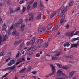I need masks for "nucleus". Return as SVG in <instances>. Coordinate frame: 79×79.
Here are the masks:
<instances>
[{
    "mask_svg": "<svg viewBox=\"0 0 79 79\" xmlns=\"http://www.w3.org/2000/svg\"><path fill=\"white\" fill-rule=\"evenodd\" d=\"M48 45V43H47L44 44V47H47Z\"/></svg>",
    "mask_w": 79,
    "mask_h": 79,
    "instance_id": "nucleus-39",
    "label": "nucleus"
},
{
    "mask_svg": "<svg viewBox=\"0 0 79 79\" xmlns=\"http://www.w3.org/2000/svg\"><path fill=\"white\" fill-rule=\"evenodd\" d=\"M17 61H19V62H17L16 63V65H17V64H19V63H20V59H19L17 60Z\"/></svg>",
    "mask_w": 79,
    "mask_h": 79,
    "instance_id": "nucleus-34",
    "label": "nucleus"
},
{
    "mask_svg": "<svg viewBox=\"0 0 79 79\" xmlns=\"http://www.w3.org/2000/svg\"><path fill=\"white\" fill-rule=\"evenodd\" d=\"M13 25H12V26L10 27L8 31L10 32L11 30H12V29H13Z\"/></svg>",
    "mask_w": 79,
    "mask_h": 79,
    "instance_id": "nucleus-37",
    "label": "nucleus"
},
{
    "mask_svg": "<svg viewBox=\"0 0 79 79\" xmlns=\"http://www.w3.org/2000/svg\"><path fill=\"white\" fill-rule=\"evenodd\" d=\"M43 42V40L40 39L38 40L36 42V44L39 45V44H40L42 43Z\"/></svg>",
    "mask_w": 79,
    "mask_h": 79,
    "instance_id": "nucleus-11",
    "label": "nucleus"
},
{
    "mask_svg": "<svg viewBox=\"0 0 79 79\" xmlns=\"http://www.w3.org/2000/svg\"><path fill=\"white\" fill-rule=\"evenodd\" d=\"M23 20L22 19L20 20V24H23Z\"/></svg>",
    "mask_w": 79,
    "mask_h": 79,
    "instance_id": "nucleus-51",
    "label": "nucleus"
},
{
    "mask_svg": "<svg viewBox=\"0 0 79 79\" xmlns=\"http://www.w3.org/2000/svg\"><path fill=\"white\" fill-rule=\"evenodd\" d=\"M11 52H9L8 53V55L9 56H11Z\"/></svg>",
    "mask_w": 79,
    "mask_h": 79,
    "instance_id": "nucleus-49",
    "label": "nucleus"
},
{
    "mask_svg": "<svg viewBox=\"0 0 79 79\" xmlns=\"http://www.w3.org/2000/svg\"><path fill=\"white\" fill-rule=\"evenodd\" d=\"M33 2H34V0H32L29 2H28V3H29V4H32V3H33Z\"/></svg>",
    "mask_w": 79,
    "mask_h": 79,
    "instance_id": "nucleus-43",
    "label": "nucleus"
},
{
    "mask_svg": "<svg viewBox=\"0 0 79 79\" xmlns=\"http://www.w3.org/2000/svg\"><path fill=\"white\" fill-rule=\"evenodd\" d=\"M63 21H64V19H62L60 21V24H63Z\"/></svg>",
    "mask_w": 79,
    "mask_h": 79,
    "instance_id": "nucleus-40",
    "label": "nucleus"
},
{
    "mask_svg": "<svg viewBox=\"0 0 79 79\" xmlns=\"http://www.w3.org/2000/svg\"><path fill=\"white\" fill-rule=\"evenodd\" d=\"M35 38H33L31 40V42L28 41L27 43V45L29 46L30 44H31V45H33L34 44V42H35Z\"/></svg>",
    "mask_w": 79,
    "mask_h": 79,
    "instance_id": "nucleus-5",
    "label": "nucleus"
},
{
    "mask_svg": "<svg viewBox=\"0 0 79 79\" xmlns=\"http://www.w3.org/2000/svg\"><path fill=\"white\" fill-rule=\"evenodd\" d=\"M69 63H74V61H69Z\"/></svg>",
    "mask_w": 79,
    "mask_h": 79,
    "instance_id": "nucleus-58",
    "label": "nucleus"
},
{
    "mask_svg": "<svg viewBox=\"0 0 79 79\" xmlns=\"http://www.w3.org/2000/svg\"><path fill=\"white\" fill-rule=\"evenodd\" d=\"M58 25L56 26L55 27L53 28L52 30H58V29H57V28H58Z\"/></svg>",
    "mask_w": 79,
    "mask_h": 79,
    "instance_id": "nucleus-26",
    "label": "nucleus"
},
{
    "mask_svg": "<svg viewBox=\"0 0 79 79\" xmlns=\"http://www.w3.org/2000/svg\"><path fill=\"white\" fill-rule=\"evenodd\" d=\"M22 60H23V61H25V59H24V58L23 57L22 58Z\"/></svg>",
    "mask_w": 79,
    "mask_h": 79,
    "instance_id": "nucleus-60",
    "label": "nucleus"
},
{
    "mask_svg": "<svg viewBox=\"0 0 79 79\" xmlns=\"http://www.w3.org/2000/svg\"><path fill=\"white\" fill-rule=\"evenodd\" d=\"M10 12L11 13H13V11L12 10H10Z\"/></svg>",
    "mask_w": 79,
    "mask_h": 79,
    "instance_id": "nucleus-64",
    "label": "nucleus"
},
{
    "mask_svg": "<svg viewBox=\"0 0 79 79\" xmlns=\"http://www.w3.org/2000/svg\"><path fill=\"white\" fill-rule=\"evenodd\" d=\"M40 56V54L39 53H38L35 56L36 58H37Z\"/></svg>",
    "mask_w": 79,
    "mask_h": 79,
    "instance_id": "nucleus-41",
    "label": "nucleus"
},
{
    "mask_svg": "<svg viewBox=\"0 0 79 79\" xmlns=\"http://www.w3.org/2000/svg\"><path fill=\"white\" fill-rule=\"evenodd\" d=\"M56 65L57 66H58L59 68H61L62 67V65L61 64H60L57 63Z\"/></svg>",
    "mask_w": 79,
    "mask_h": 79,
    "instance_id": "nucleus-28",
    "label": "nucleus"
},
{
    "mask_svg": "<svg viewBox=\"0 0 79 79\" xmlns=\"http://www.w3.org/2000/svg\"><path fill=\"white\" fill-rule=\"evenodd\" d=\"M15 65H13L11 67H8L5 68L4 70H3V71H6V70L8 69L9 70V72L6 73L4 75L2 76V78L5 77H6V76H8V74H9V73H11V72H12V71H16V69H15Z\"/></svg>",
    "mask_w": 79,
    "mask_h": 79,
    "instance_id": "nucleus-1",
    "label": "nucleus"
},
{
    "mask_svg": "<svg viewBox=\"0 0 79 79\" xmlns=\"http://www.w3.org/2000/svg\"><path fill=\"white\" fill-rule=\"evenodd\" d=\"M79 40V38L78 37L77 38H73L71 40L72 42H73L76 40Z\"/></svg>",
    "mask_w": 79,
    "mask_h": 79,
    "instance_id": "nucleus-17",
    "label": "nucleus"
},
{
    "mask_svg": "<svg viewBox=\"0 0 79 79\" xmlns=\"http://www.w3.org/2000/svg\"><path fill=\"white\" fill-rule=\"evenodd\" d=\"M33 77L35 79H38V78L37 77H35V76H33Z\"/></svg>",
    "mask_w": 79,
    "mask_h": 79,
    "instance_id": "nucleus-57",
    "label": "nucleus"
},
{
    "mask_svg": "<svg viewBox=\"0 0 79 79\" xmlns=\"http://www.w3.org/2000/svg\"><path fill=\"white\" fill-rule=\"evenodd\" d=\"M75 31H72L71 33L70 32H67L66 33V36H69V37H70V36H72L73 34L74 33Z\"/></svg>",
    "mask_w": 79,
    "mask_h": 79,
    "instance_id": "nucleus-8",
    "label": "nucleus"
},
{
    "mask_svg": "<svg viewBox=\"0 0 79 79\" xmlns=\"http://www.w3.org/2000/svg\"><path fill=\"white\" fill-rule=\"evenodd\" d=\"M60 32H59L57 33V35H56L55 36V37H56V36H57V35H60Z\"/></svg>",
    "mask_w": 79,
    "mask_h": 79,
    "instance_id": "nucleus-59",
    "label": "nucleus"
},
{
    "mask_svg": "<svg viewBox=\"0 0 79 79\" xmlns=\"http://www.w3.org/2000/svg\"><path fill=\"white\" fill-rule=\"evenodd\" d=\"M64 47H69L70 46V44L69 43V42H66L65 43L63 44Z\"/></svg>",
    "mask_w": 79,
    "mask_h": 79,
    "instance_id": "nucleus-12",
    "label": "nucleus"
},
{
    "mask_svg": "<svg viewBox=\"0 0 79 79\" xmlns=\"http://www.w3.org/2000/svg\"><path fill=\"white\" fill-rule=\"evenodd\" d=\"M6 29V26L5 24H3L2 27V29L3 30H5Z\"/></svg>",
    "mask_w": 79,
    "mask_h": 79,
    "instance_id": "nucleus-21",
    "label": "nucleus"
},
{
    "mask_svg": "<svg viewBox=\"0 0 79 79\" xmlns=\"http://www.w3.org/2000/svg\"><path fill=\"white\" fill-rule=\"evenodd\" d=\"M25 27V24H22L21 25L20 27V31H22V32H23L24 31V27Z\"/></svg>",
    "mask_w": 79,
    "mask_h": 79,
    "instance_id": "nucleus-10",
    "label": "nucleus"
},
{
    "mask_svg": "<svg viewBox=\"0 0 79 79\" xmlns=\"http://www.w3.org/2000/svg\"><path fill=\"white\" fill-rule=\"evenodd\" d=\"M51 58H52V60L54 61V60H57V59H58V57H55L52 56H51Z\"/></svg>",
    "mask_w": 79,
    "mask_h": 79,
    "instance_id": "nucleus-19",
    "label": "nucleus"
},
{
    "mask_svg": "<svg viewBox=\"0 0 79 79\" xmlns=\"http://www.w3.org/2000/svg\"><path fill=\"white\" fill-rule=\"evenodd\" d=\"M29 16H31V15H32V13H29Z\"/></svg>",
    "mask_w": 79,
    "mask_h": 79,
    "instance_id": "nucleus-63",
    "label": "nucleus"
},
{
    "mask_svg": "<svg viewBox=\"0 0 79 79\" xmlns=\"http://www.w3.org/2000/svg\"><path fill=\"white\" fill-rule=\"evenodd\" d=\"M57 72L59 76H62L64 79H67L68 77V76L63 73V71H60V70H58Z\"/></svg>",
    "mask_w": 79,
    "mask_h": 79,
    "instance_id": "nucleus-2",
    "label": "nucleus"
},
{
    "mask_svg": "<svg viewBox=\"0 0 79 79\" xmlns=\"http://www.w3.org/2000/svg\"><path fill=\"white\" fill-rule=\"evenodd\" d=\"M79 34V31H77V32L73 35L72 36H73V35H77V34Z\"/></svg>",
    "mask_w": 79,
    "mask_h": 79,
    "instance_id": "nucleus-42",
    "label": "nucleus"
},
{
    "mask_svg": "<svg viewBox=\"0 0 79 79\" xmlns=\"http://www.w3.org/2000/svg\"><path fill=\"white\" fill-rule=\"evenodd\" d=\"M3 51H2L0 53V56H3Z\"/></svg>",
    "mask_w": 79,
    "mask_h": 79,
    "instance_id": "nucleus-44",
    "label": "nucleus"
},
{
    "mask_svg": "<svg viewBox=\"0 0 79 79\" xmlns=\"http://www.w3.org/2000/svg\"><path fill=\"white\" fill-rule=\"evenodd\" d=\"M37 2H35L33 4V8H35V7H36L37 6Z\"/></svg>",
    "mask_w": 79,
    "mask_h": 79,
    "instance_id": "nucleus-27",
    "label": "nucleus"
},
{
    "mask_svg": "<svg viewBox=\"0 0 79 79\" xmlns=\"http://www.w3.org/2000/svg\"><path fill=\"white\" fill-rule=\"evenodd\" d=\"M6 37H7V36L6 35H5L4 36L3 38V41H5L6 40Z\"/></svg>",
    "mask_w": 79,
    "mask_h": 79,
    "instance_id": "nucleus-35",
    "label": "nucleus"
},
{
    "mask_svg": "<svg viewBox=\"0 0 79 79\" xmlns=\"http://www.w3.org/2000/svg\"><path fill=\"white\" fill-rule=\"evenodd\" d=\"M61 53H62V52L61 51L57 52L55 54V56H59L60 55H61Z\"/></svg>",
    "mask_w": 79,
    "mask_h": 79,
    "instance_id": "nucleus-13",
    "label": "nucleus"
},
{
    "mask_svg": "<svg viewBox=\"0 0 79 79\" xmlns=\"http://www.w3.org/2000/svg\"><path fill=\"white\" fill-rule=\"evenodd\" d=\"M69 27V25L67 24L66 26V29H68Z\"/></svg>",
    "mask_w": 79,
    "mask_h": 79,
    "instance_id": "nucleus-46",
    "label": "nucleus"
},
{
    "mask_svg": "<svg viewBox=\"0 0 79 79\" xmlns=\"http://www.w3.org/2000/svg\"><path fill=\"white\" fill-rule=\"evenodd\" d=\"M66 10H67V7L63 6L62 7L61 10V13L60 15V16L61 17L63 16V15H64V14L66 13Z\"/></svg>",
    "mask_w": 79,
    "mask_h": 79,
    "instance_id": "nucleus-4",
    "label": "nucleus"
},
{
    "mask_svg": "<svg viewBox=\"0 0 79 79\" xmlns=\"http://www.w3.org/2000/svg\"><path fill=\"white\" fill-rule=\"evenodd\" d=\"M75 71H72L70 73V76H69V78H70V77H72V76H73L74 74V73H75Z\"/></svg>",
    "mask_w": 79,
    "mask_h": 79,
    "instance_id": "nucleus-16",
    "label": "nucleus"
},
{
    "mask_svg": "<svg viewBox=\"0 0 79 79\" xmlns=\"http://www.w3.org/2000/svg\"><path fill=\"white\" fill-rule=\"evenodd\" d=\"M31 67H29L28 69H27V71H29L31 69Z\"/></svg>",
    "mask_w": 79,
    "mask_h": 79,
    "instance_id": "nucleus-45",
    "label": "nucleus"
},
{
    "mask_svg": "<svg viewBox=\"0 0 79 79\" xmlns=\"http://www.w3.org/2000/svg\"><path fill=\"white\" fill-rule=\"evenodd\" d=\"M32 73H33V74H35L37 73V72L34 71L32 72Z\"/></svg>",
    "mask_w": 79,
    "mask_h": 79,
    "instance_id": "nucleus-55",
    "label": "nucleus"
},
{
    "mask_svg": "<svg viewBox=\"0 0 79 79\" xmlns=\"http://www.w3.org/2000/svg\"><path fill=\"white\" fill-rule=\"evenodd\" d=\"M26 69L25 68H23L21 71H20V73H23V72H24V71H25Z\"/></svg>",
    "mask_w": 79,
    "mask_h": 79,
    "instance_id": "nucleus-29",
    "label": "nucleus"
},
{
    "mask_svg": "<svg viewBox=\"0 0 79 79\" xmlns=\"http://www.w3.org/2000/svg\"><path fill=\"white\" fill-rule=\"evenodd\" d=\"M40 18H41V14H39L38 16L36 17V19H40Z\"/></svg>",
    "mask_w": 79,
    "mask_h": 79,
    "instance_id": "nucleus-20",
    "label": "nucleus"
},
{
    "mask_svg": "<svg viewBox=\"0 0 79 79\" xmlns=\"http://www.w3.org/2000/svg\"><path fill=\"white\" fill-rule=\"evenodd\" d=\"M73 4H74V2L73 1H72L70 3L69 5V6H72V5H73Z\"/></svg>",
    "mask_w": 79,
    "mask_h": 79,
    "instance_id": "nucleus-33",
    "label": "nucleus"
},
{
    "mask_svg": "<svg viewBox=\"0 0 79 79\" xmlns=\"http://www.w3.org/2000/svg\"><path fill=\"white\" fill-rule=\"evenodd\" d=\"M20 9L19 7L17 8L15 10V11H17L19 10Z\"/></svg>",
    "mask_w": 79,
    "mask_h": 79,
    "instance_id": "nucleus-48",
    "label": "nucleus"
},
{
    "mask_svg": "<svg viewBox=\"0 0 79 79\" xmlns=\"http://www.w3.org/2000/svg\"><path fill=\"white\" fill-rule=\"evenodd\" d=\"M32 54H33V52H28L27 53V55H31Z\"/></svg>",
    "mask_w": 79,
    "mask_h": 79,
    "instance_id": "nucleus-25",
    "label": "nucleus"
},
{
    "mask_svg": "<svg viewBox=\"0 0 79 79\" xmlns=\"http://www.w3.org/2000/svg\"><path fill=\"white\" fill-rule=\"evenodd\" d=\"M40 10H43L45 8L44 6V4L43 2L41 1H40Z\"/></svg>",
    "mask_w": 79,
    "mask_h": 79,
    "instance_id": "nucleus-7",
    "label": "nucleus"
},
{
    "mask_svg": "<svg viewBox=\"0 0 79 79\" xmlns=\"http://www.w3.org/2000/svg\"><path fill=\"white\" fill-rule=\"evenodd\" d=\"M2 36H1V35L0 34V44L2 42Z\"/></svg>",
    "mask_w": 79,
    "mask_h": 79,
    "instance_id": "nucleus-38",
    "label": "nucleus"
},
{
    "mask_svg": "<svg viewBox=\"0 0 79 79\" xmlns=\"http://www.w3.org/2000/svg\"><path fill=\"white\" fill-rule=\"evenodd\" d=\"M11 60V58L10 57L8 58V59H6L5 61H6V62H7V61H8V60Z\"/></svg>",
    "mask_w": 79,
    "mask_h": 79,
    "instance_id": "nucleus-54",
    "label": "nucleus"
},
{
    "mask_svg": "<svg viewBox=\"0 0 79 79\" xmlns=\"http://www.w3.org/2000/svg\"><path fill=\"white\" fill-rule=\"evenodd\" d=\"M7 3L8 5H9L10 4V1L9 0H8V1H7Z\"/></svg>",
    "mask_w": 79,
    "mask_h": 79,
    "instance_id": "nucleus-52",
    "label": "nucleus"
},
{
    "mask_svg": "<svg viewBox=\"0 0 79 79\" xmlns=\"http://www.w3.org/2000/svg\"><path fill=\"white\" fill-rule=\"evenodd\" d=\"M15 62H16L15 60H12L7 65L8 66H10L13 65V64H15Z\"/></svg>",
    "mask_w": 79,
    "mask_h": 79,
    "instance_id": "nucleus-6",
    "label": "nucleus"
},
{
    "mask_svg": "<svg viewBox=\"0 0 79 79\" xmlns=\"http://www.w3.org/2000/svg\"><path fill=\"white\" fill-rule=\"evenodd\" d=\"M49 30H48V29H47V31H45V33L47 34V33H48V32H49Z\"/></svg>",
    "mask_w": 79,
    "mask_h": 79,
    "instance_id": "nucleus-56",
    "label": "nucleus"
},
{
    "mask_svg": "<svg viewBox=\"0 0 79 79\" xmlns=\"http://www.w3.org/2000/svg\"><path fill=\"white\" fill-rule=\"evenodd\" d=\"M33 18H34V16L31 15V17L29 18V21L32 20V19H33Z\"/></svg>",
    "mask_w": 79,
    "mask_h": 79,
    "instance_id": "nucleus-32",
    "label": "nucleus"
},
{
    "mask_svg": "<svg viewBox=\"0 0 79 79\" xmlns=\"http://www.w3.org/2000/svg\"><path fill=\"white\" fill-rule=\"evenodd\" d=\"M52 27V24L49 23L47 26V29L48 30H49L50 29H51Z\"/></svg>",
    "mask_w": 79,
    "mask_h": 79,
    "instance_id": "nucleus-14",
    "label": "nucleus"
},
{
    "mask_svg": "<svg viewBox=\"0 0 79 79\" xmlns=\"http://www.w3.org/2000/svg\"><path fill=\"white\" fill-rule=\"evenodd\" d=\"M20 53L19 52V53H18L17 54V55H16V58H18L19 57Z\"/></svg>",
    "mask_w": 79,
    "mask_h": 79,
    "instance_id": "nucleus-36",
    "label": "nucleus"
},
{
    "mask_svg": "<svg viewBox=\"0 0 79 79\" xmlns=\"http://www.w3.org/2000/svg\"><path fill=\"white\" fill-rule=\"evenodd\" d=\"M69 67L68 66H63L62 68L63 69H68Z\"/></svg>",
    "mask_w": 79,
    "mask_h": 79,
    "instance_id": "nucleus-31",
    "label": "nucleus"
},
{
    "mask_svg": "<svg viewBox=\"0 0 79 79\" xmlns=\"http://www.w3.org/2000/svg\"><path fill=\"white\" fill-rule=\"evenodd\" d=\"M67 58H73V56H70V57L69 56H67Z\"/></svg>",
    "mask_w": 79,
    "mask_h": 79,
    "instance_id": "nucleus-61",
    "label": "nucleus"
},
{
    "mask_svg": "<svg viewBox=\"0 0 79 79\" xmlns=\"http://www.w3.org/2000/svg\"><path fill=\"white\" fill-rule=\"evenodd\" d=\"M56 13V11H55L54 12L52 13V14L50 16V18H52L53 16L55 15Z\"/></svg>",
    "mask_w": 79,
    "mask_h": 79,
    "instance_id": "nucleus-18",
    "label": "nucleus"
},
{
    "mask_svg": "<svg viewBox=\"0 0 79 79\" xmlns=\"http://www.w3.org/2000/svg\"><path fill=\"white\" fill-rule=\"evenodd\" d=\"M24 2V0H22L20 1V4H22Z\"/></svg>",
    "mask_w": 79,
    "mask_h": 79,
    "instance_id": "nucleus-50",
    "label": "nucleus"
},
{
    "mask_svg": "<svg viewBox=\"0 0 79 79\" xmlns=\"http://www.w3.org/2000/svg\"><path fill=\"white\" fill-rule=\"evenodd\" d=\"M45 28H46L45 27H42L40 29V31L41 32H43V31H44L45 29Z\"/></svg>",
    "mask_w": 79,
    "mask_h": 79,
    "instance_id": "nucleus-23",
    "label": "nucleus"
},
{
    "mask_svg": "<svg viewBox=\"0 0 79 79\" xmlns=\"http://www.w3.org/2000/svg\"><path fill=\"white\" fill-rule=\"evenodd\" d=\"M50 66L52 68V73H51L49 75H48L46 76L45 77L47 78H48V77L50 76H52L53 75V74H55V73L56 72L55 69V67L53 66V65L52 64H50Z\"/></svg>",
    "mask_w": 79,
    "mask_h": 79,
    "instance_id": "nucleus-3",
    "label": "nucleus"
},
{
    "mask_svg": "<svg viewBox=\"0 0 79 79\" xmlns=\"http://www.w3.org/2000/svg\"><path fill=\"white\" fill-rule=\"evenodd\" d=\"M16 34H17V35H19V33H16V31H13L12 33L13 35H16L17 36V35Z\"/></svg>",
    "mask_w": 79,
    "mask_h": 79,
    "instance_id": "nucleus-22",
    "label": "nucleus"
},
{
    "mask_svg": "<svg viewBox=\"0 0 79 79\" xmlns=\"http://www.w3.org/2000/svg\"><path fill=\"white\" fill-rule=\"evenodd\" d=\"M79 45V42H77L76 44H71V47L70 48H72L73 47H77V46H78Z\"/></svg>",
    "mask_w": 79,
    "mask_h": 79,
    "instance_id": "nucleus-9",
    "label": "nucleus"
},
{
    "mask_svg": "<svg viewBox=\"0 0 79 79\" xmlns=\"http://www.w3.org/2000/svg\"><path fill=\"white\" fill-rule=\"evenodd\" d=\"M19 22H18L15 25V27H17L18 26H19Z\"/></svg>",
    "mask_w": 79,
    "mask_h": 79,
    "instance_id": "nucleus-47",
    "label": "nucleus"
},
{
    "mask_svg": "<svg viewBox=\"0 0 79 79\" xmlns=\"http://www.w3.org/2000/svg\"><path fill=\"white\" fill-rule=\"evenodd\" d=\"M27 61H29V60H31V58H27Z\"/></svg>",
    "mask_w": 79,
    "mask_h": 79,
    "instance_id": "nucleus-62",
    "label": "nucleus"
},
{
    "mask_svg": "<svg viewBox=\"0 0 79 79\" xmlns=\"http://www.w3.org/2000/svg\"><path fill=\"white\" fill-rule=\"evenodd\" d=\"M31 10V6L29 5H28L27 7V11H29Z\"/></svg>",
    "mask_w": 79,
    "mask_h": 79,
    "instance_id": "nucleus-30",
    "label": "nucleus"
},
{
    "mask_svg": "<svg viewBox=\"0 0 79 79\" xmlns=\"http://www.w3.org/2000/svg\"><path fill=\"white\" fill-rule=\"evenodd\" d=\"M24 43H23L20 44V47H23V46H24Z\"/></svg>",
    "mask_w": 79,
    "mask_h": 79,
    "instance_id": "nucleus-53",
    "label": "nucleus"
},
{
    "mask_svg": "<svg viewBox=\"0 0 79 79\" xmlns=\"http://www.w3.org/2000/svg\"><path fill=\"white\" fill-rule=\"evenodd\" d=\"M36 49H37V48L35 47H31L29 49V50H33V51H34Z\"/></svg>",
    "mask_w": 79,
    "mask_h": 79,
    "instance_id": "nucleus-15",
    "label": "nucleus"
},
{
    "mask_svg": "<svg viewBox=\"0 0 79 79\" xmlns=\"http://www.w3.org/2000/svg\"><path fill=\"white\" fill-rule=\"evenodd\" d=\"M26 11V7H23V10H22V13L21 14H23V12H24Z\"/></svg>",
    "mask_w": 79,
    "mask_h": 79,
    "instance_id": "nucleus-24",
    "label": "nucleus"
}]
</instances>
